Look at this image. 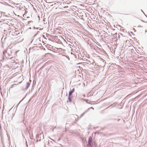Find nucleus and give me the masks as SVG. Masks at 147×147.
<instances>
[{"label": "nucleus", "mask_w": 147, "mask_h": 147, "mask_svg": "<svg viewBox=\"0 0 147 147\" xmlns=\"http://www.w3.org/2000/svg\"><path fill=\"white\" fill-rule=\"evenodd\" d=\"M92 137H90L88 139V144L91 146V144H92Z\"/></svg>", "instance_id": "obj_1"}, {"label": "nucleus", "mask_w": 147, "mask_h": 147, "mask_svg": "<svg viewBox=\"0 0 147 147\" xmlns=\"http://www.w3.org/2000/svg\"><path fill=\"white\" fill-rule=\"evenodd\" d=\"M74 88L71 90L70 91L69 93V96H70L74 92Z\"/></svg>", "instance_id": "obj_2"}, {"label": "nucleus", "mask_w": 147, "mask_h": 147, "mask_svg": "<svg viewBox=\"0 0 147 147\" xmlns=\"http://www.w3.org/2000/svg\"><path fill=\"white\" fill-rule=\"evenodd\" d=\"M68 100L69 101V102H71V98L70 97V96H69V97H68Z\"/></svg>", "instance_id": "obj_3"}, {"label": "nucleus", "mask_w": 147, "mask_h": 147, "mask_svg": "<svg viewBox=\"0 0 147 147\" xmlns=\"http://www.w3.org/2000/svg\"><path fill=\"white\" fill-rule=\"evenodd\" d=\"M45 54L46 55H47V54H51V53H45Z\"/></svg>", "instance_id": "obj_4"}, {"label": "nucleus", "mask_w": 147, "mask_h": 147, "mask_svg": "<svg viewBox=\"0 0 147 147\" xmlns=\"http://www.w3.org/2000/svg\"><path fill=\"white\" fill-rule=\"evenodd\" d=\"M27 84H28V86H29V83H28Z\"/></svg>", "instance_id": "obj_5"}, {"label": "nucleus", "mask_w": 147, "mask_h": 147, "mask_svg": "<svg viewBox=\"0 0 147 147\" xmlns=\"http://www.w3.org/2000/svg\"><path fill=\"white\" fill-rule=\"evenodd\" d=\"M90 108H91L92 109H94V108L93 107H91Z\"/></svg>", "instance_id": "obj_6"}, {"label": "nucleus", "mask_w": 147, "mask_h": 147, "mask_svg": "<svg viewBox=\"0 0 147 147\" xmlns=\"http://www.w3.org/2000/svg\"><path fill=\"white\" fill-rule=\"evenodd\" d=\"M71 54H72V52H71Z\"/></svg>", "instance_id": "obj_7"}, {"label": "nucleus", "mask_w": 147, "mask_h": 147, "mask_svg": "<svg viewBox=\"0 0 147 147\" xmlns=\"http://www.w3.org/2000/svg\"><path fill=\"white\" fill-rule=\"evenodd\" d=\"M70 50H71V48H70Z\"/></svg>", "instance_id": "obj_8"}]
</instances>
